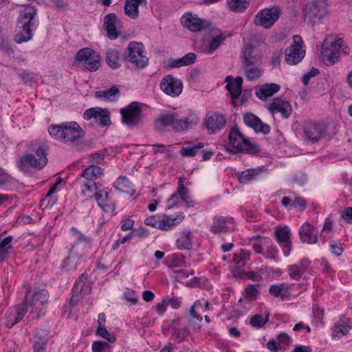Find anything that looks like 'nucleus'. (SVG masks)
<instances>
[{
  "instance_id": "nucleus-8",
  "label": "nucleus",
  "mask_w": 352,
  "mask_h": 352,
  "mask_svg": "<svg viewBox=\"0 0 352 352\" xmlns=\"http://www.w3.org/2000/svg\"><path fill=\"white\" fill-rule=\"evenodd\" d=\"M328 12L327 0H312L306 4L304 15L307 21L314 24L325 17Z\"/></svg>"
},
{
  "instance_id": "nucleus-41",
  "label": "nucleus",
  "mask_w": 352,
  "mask_h": 352,
  "mask_svg": "<svg viewBox=\"0 0 352 352\" xmlns=\"http://www.w3.org/2000/svg\"><path fill=\"white\" fill-rule=\"evenodd\" d=\"M179 198L186 204L188 207L192 206V201L189 195V192L187 188L184 185V182L182 177L179 179L177 183V192Z\"/></svg>"
},
{
  "instance_id": "nucleus-38",
  "label": "nucleus",
  "mask_w": 352,
  "mask_h": 352,
  "mask_svg": "<svg viewBox=\"0 0 352 352\" xmlns=\"http://www.w3.org/2000/svg\"><path fill=\"white\" fill-rule=\"evenodd\" d=\"M13 238L8 236L0 242V263L7 259L12 250V241Z\"/></svg>"
},
{
  "instance_id": "nucleus-59",
  "label": "nucleus",
  "mask_w": 352,
  "mask_h": 352,
  "mask_svg": "<svg viewBox=\"0 0 352 352\" xmlns=\"http://www.w3.org/2000/svg\"><path fill=\"white\" fill-rule=\"evenodd\" d=\"M168 306H171L173 309H177L180 307L182 304V298L177 296H166Z\"/></svg>"
},
{
  "instance_id": "nucleus-39",
  "label": "nucleus",
  "mask_w": 352,
  "mask_h": 352,
  "mask_svg": "<svg viewBox=\"0 0 352 352\" xmlns=\"http://www.w3.org/2000/svg\"><path fill=\"white\" fill-rule=\"evenodd\" d=\"M119 94V89L116 86H113L107 90L96 91L95 96L97 98H103L105 100L108 101H115L118 98Z\"/></svg>"
},
{
  "instance_id": "nucleus-2",
  "label": "nucleus",
  "mask_w": 352,
  "mask_h": 352,
  "mask_svg": "<svg viewBox=\"0 0 352 352\" xmlns=\"http://www.w3.org/2000/svg\"><path fill=\"white\" fill-rule=\"evenodd\" d=\"M199 119L196 116L180 118L177 113L161 114L155 122V128L158 131H164L167 127L180 131L196 124Z\"/></svg>"
},
{
  "instance_id": "nucleus-21",
  "label": "nucleus",
  "mask_w": 352,
  "mask_h": 352,
  "mask_svg": "<svg viewBox=\"0 0 352 352\" xmlns=\"http://www.w3.org/2000/svg\"><path fill=\"white\" fill-rule=\"evenodd\" d=\"M299 235L303 243L314 244L318 241L317 232L315 228L308 222L302 225L299 230Z\"/></svg>"
},
{
  "instance_id": "nucleus-31",
  "label": "nucleus",
  "mask_w": 352,
  "mask_h": 352,
  "mask_svg": "<svg viewBox=\"0 0 352 352\" xmlns=\"http://www.w3.org/2000/svg\"><path fill=\"white\" fill-rule=\"evenodd\" d=\"M106 62L112 69H116L121 66V58L119 50L116 47H110L105 52Z\"/></svg>"
},
{
  "instance_id": "nucleus-60",
  "label": "nucleus",
  "mask_w": 352,
  "mask_h": 352,
  "mask_svg": "<svg viewBox=\"0 0 352 352\" xmlns=\"http://www.w3.org/2000/svg\"><path fill=\"white\" fill-rule=\"evenodd\" d=\"M94 196L98 202V206L102 203L108 202V193L104 190H98L94 193Z\"/></svg>"
},
{
  "instance_id": "nucleus-57",
  "label": "nucleus",
  "mask_w": 352,
  "mask_h": 352,
  "mask_svg": "<svg viewBox=\"0 0 352 352\" xmlns=\"http://www.w3.org/2000/svg\"><path fill=\"white\" fill-rule=\"evenodd\" d=\"M268 318V314L266 316L265 318H263L261 315L256 314L252 317L250 323L253 327H261L267 322Z\"/></svg>"
},
{
  "instance_id": "nucleus-28",
  "label": "nucleus",
  "mask_w": 352,
  "mask_h": 352,
  "mask_svg": "<svg viewBox=\"0 0 352 352\" xmlns=\"http://www.w3.org/2000/svg\"><path fill=\"white\" fill-rule=\"evenodd\" d=\"M146 5V0H125L124 12L131 19H135L139 16V6Z\"/></svg>"
},
{
  "instance_id": "nucleus-5",
  "label": "nucleus",
  "mask_w": 352,
  "mask_h": 352,
  "mask_svg": "<svg viewBox=\"0 0 352 352\" xmlns=\"http://www.w3.org/2000/svg\"><path fill=\"white\" fill-rule=\"evenodd\" d=\"M76 237L78 241L73 245L69 250V256L62 263V267L65 268L67 271L69 272L76 270L80 263V258L82 254L78 250L82 247L87 249L90 248V241L89 238L78 232L77 233Z\"/></svg>"
},
{
  "instance_id": "nucleus-49",
  "label": "nucleus",
  "mask_w": 352,
  "mask_h": 352,
  "mask_svg": "<svg viewBox=\"0 0 352 352\" xmlns=\"http://www.w3.org/2000/svg\"><path fill=\"white\" fill-rule=\"evenodd\" d=\"M87 277L84 275H82L76 281L74 286L72 289L73 296L74 295H79L83 290L85 287H87Z\"/></svg>"
},
{
  "instance_id": "nucleus-51",
  "label": "nucleus",
  "mask_w": 352,
  "mask_h": 352,
  "mask_svg": "<svg viewBox=\"0 0 352 352\" xmlns=\"http://www.w3.org/2000/svg\"><path fill=\"white\" fill-rule=\"evenodd\" d=\"M131 182L124 177H120L116 180L114 186L116 189L123 192H129Z\"/></svg>"
},
{
  "instance_id": "nucleus-25",
  "label": "nucleus",
  "mask_w": 352,
  "mask_h": 352,
  "mask_svg": "<svg viewBox=\"0 0 352 352\" xmlns=\"http://www.w3.org/2000/svg\"><path fill=\"white\" fill-rule=\"evenodd\" d=\"M309 265V261L306 258L302 259L299 264L290 265L287 267V272L289 277L294 280H299L306 272Z\"/></svg>"
},
{
  "instance_id": "nucleus-1",
  "label": "nucleus",
  "mask_w": 352,
  "mask_h": 352,
  "mask_svg": "<svg viewBox=\"0 0 352 352\" xmlns=\"http://www.w3.org/2000/svg\"><path fill=\"white\" fill-rule=\"evenodd\" d=\"M36 15V9L34 6H25L21 10L18 25L21 30L14 36L16 43H21L32 39V32L38 25Z\"/></svg>"
},
{
  "instance_id": "nucleus-62",
  "label": "nucleus",
  "mask_w": 352,
  "mask_h": 352,
  "mask_svg": "<svg viewBox=\"0 0 352 352\" xmlns=\"http://www.w3.org/2000/svg\"><path fill=\"white\" fill-rule=\"evenodd\" d=\"M168 306L166 298H164L161 302H158L155 307V311L159 315H162L166 311Z\"/></svg>"
},
{
  "instance_id": "nucleus-42",
  "label": "nucleus",
  "mask_w": 352,
  "mask_h": 352,
  "mask_svg": "<svg viewBox=\"0 0 352 352\" xmlns=\"http://www.w3.org/2000/svg\"><path fill=\"white\" fill-rule=\"evenodd\" d=\"M102 173L103 172L101 168L95 164H91L82 172L81 176L86 178L89 182H92L94 179L102 175Z\"/></svg>"
},
{
  "instance_id": "nucleus-14",
  "label": "nucleus",
  "mask_w": 352,
  "mask_h": 352,
  "mask_svg": "<svg viewBox=\"0 0 352 352\" xmlns=\"http://www.w3.org/2000/svg\"><path fill=\"white\" fill-rule=\"evenodd\" d=\"M141 109L135 104H131L120 109L122 122L129 127H135L142 122Z\"/></svg>"
},
{
  "instance_id": "nucleus-17",
  "label": "nucleus",
  "mask_w": 352,
  "mask_h": 352,
  "mask_svg": "<svg viewBox=\"0 0 352 352\" xmlns=\"http://www.w3.org/2000/svg\"><path fill=\"white\" fill-rule=\"evenodd\" d=\"M181 23L184 27L192 32H199L206 29L210 23L198 18L191 13H186L181 18Z\"/></svg>"
},
{
  "instance_id": "nucleus-26",
  "label": "nucleus",
  "mask_w": 352,
  "mask_h": 352,
  "mask_svg": "<svg viewBox=\"0 0 352 352\" xmlns=\"http://www.w3.org/2000/svg\"><path fill=\"white\" fill-rule=\"evenodd\" d=\"M226 82H227L226 88L232 98H237L241 94L243 78L241 76H237L233 80L232 76H228L226 78Z\"/></svg>"
},
{
  "instance_id": "nucleus-63",
  "label": "nucleus",
  "mask_w": 352,
  "mask_h": 352,
  "mask_svg": "<svg viewBox=\"0 0 352 352\" xmlns=\"http://www.w3.org/2000/svg\"><path fill=\"white\" fill-rule=\"evenodd\" d=\"M290 342V337L285 333H281L278 337V343L281 347L289 345Z\"/></svg>"
},
{
  "instance_id": "nucleus-27",
  "label": "nucleus",
  "mask_w": 352,
  "mask_h": 352,
  "mask_svg": "<svg viewBox=\"0 0 352 352\" xmlns=\"http://www.w3.org/2000/svg\"><path fill=\"white\" fill-rule=\"evenodd\" d=\"M209 36L211 39L208 43L206 52L208 54H211L220 47L226 37L223 35L221 30L219 29L210 30L209 32Z\"/></svg>"
},
{
  "instance_id": "nucleus-53",
  "label": "nucleus",
  "mask_w": 352,
  "mask_h": 352,
  "mask_svg": "<svg viewBox=\"0 0 352 352\" xmlns=\"http://www.w3.org/2000/svg\"><path fill=\"white\" fill-rule=\"evenodd\" d=\"M36 337H38V340L36 341L34 343V345H33L34 351V352H44L45 346L46 342H47V334L42 336L41 335L39 336L38 333H36Z\"/></svg>"
},
{
  "instance_id": "nucleus-40",
  "label": "nucleus",
  "mask_w": 352,
  "mask_h": 352,
  "mask_svg": "<svg viewBox=\"0 0 352 352\" xmlns=\"http://www.w3.org/2000/svg\"><path fill=\"white\" fill-rule=\"evenodd\" d=\"M262 171V168L248 169L243 172H239V180L240 183L245 184L256 179Z\"/></svg>"
},
{
  "instance_id": "nucleus-44",
  "label": "nucleus",
  "mask_w": 352,
  "mask_h": 352,
  "mask_svg": "<svg viewBox=\"0 0 352 352\" xmlns=\"http://www.w3.org/2000/svg\"><path fill=\"white\" fill-rule=\"evenodd\" d=\"M229 9L236 13L244 12L249 6L248 0H227Z\"/></svg>"
},
{
  "instance_id": "nucleus-7",
  "label": "nucleus",
  "mask_w": 352,
  "mask_h": 352,
  "mask_svg": "<svg viewBox=\"0 0 352 352\" xmlns=\"http://www.w3.org/2000/svg\"><path fill=\"white\" fill-rule=\"evenodd\" d=\"M125 59L139 69L145 67L148 63L144 47L142 43L130 42L124 52Z\"/></svg>"
},
{
  "instance_id": "nucleus-33",
  "label": "nucleus",
  "mask_w": 352,
  "mask_h": 352,
  "mask_svg": "<svg viewBox=\"0 0 352 352\" xmlns=\"http://www.w3.org/2000/svg\"><path fill=\"white\" fill-rule=\"evenodd\" d=\"M351 327L352 326L350 324V321L345 317H342L335 324L333 329L332 336L334 338H340L342 336H344L349 332Z\"/></svg>"
},
{
  "instance_id": "nucleus-22",
  "label": "nucleus",
  "mask_w": 352,
  "mask_h": 352,
  "mask_svg": "<svg viewBox=\"0 0 352 352\" xmlns=\"http://www.w3.org/2000/svg\"><path fill=\"white\" fill-rule=\"evenodd\" d=\"M243 120L246 125L252 127L256 132H261L264 134L270 132V126L263 124L258 117L252 113L245 114Z\"/></svg>"
},
{
  "instance_id": "nucleus-34",
  "label": "nucleus",
  "mask_w": 352,
  "mask_h": 352,
  "mask_svg": "<svg viewBox=\"0 0 352 352\" xmlns=\"http://www.w3.org/2000/svg\"><path fill=\"white\" fill-rule=\"evenodd\" d=\"M244 73L248 80L258 79L262 74L263 69L258 63L243 65Z\"/></svg>"
},
{
  "instance_id": "nucleus-50",
  "label": "nucleus",
  "mask_w": 352,
  "mask_h": 352,
  "mask_svg": "<svg viewBox=\"0 0 352 352\" xmlns=\"http://www.w3.org/2000/svg\"><path fill=\"white\" fill-rule=\"evenodd\" d=\"M265 248H266V254H265V257L276 261L278 260V251L276 247L273 243H272V242L268 240L267 244L266 245Z\"/></svg>"
},
{
  "instance_id": "nucleus-29",
  "label": "nucleus",
  "mask_w": 352,
  "mask_h": 352,
  "mask_svg": "<svg viewBox=\"0 0 352 352\" xmlns=\"http://www.w3.org/2000/svg\"><path fill=\"white\" fill-rule=\"evenodd\" d=\"M280 89V87L278 84L271 83L263 85L256 89V96L262 100H265L269 97L272 96L274 94L277 93Z\"/></svg>"
},
{
  "instance_id": "nucleus-55",
  "label": "nucleus",
  "mask_w": 352,
  "mask_h": 352,
  "mask_svg": "<svg viewBox=\"0 0 352 352\" xmlns=\"http://www.w3.org/2000/svg\"><path fill=\"white\" fill-rule=\"evenodd\" d=\"M82 194L87 197L91 198L94 194V190H96V183L92 182H88L87 183H84L82 184Z\"/></svg>"
},
{
  "instance_id": "nucleus-54",
  "label": "nucleus",
  "mask_w": 352,
  "mask_h": 352,
  "mask_svg": "<svg viewBox=\"0 0 352 352\" xmlns=\"http://www.w3.org/2000/svg\"><path fill=\"white\" fill-rule=\"evenodd\" d=\"M93 352H110L109 344L102 341H95L91 346Z\"/></svg>"
},
{
  "instance_id": "nucleus-3",
  "label": "nucleus",
  "mask_w": 352,
  "mask_h": 352,
  "mask_svg": "<svg viewBox=\"0 0 352 352\" xmlns=\"http://www.w3.org/2000/svg\"><path fill=\"white\" fill-rule=\"evenodd\" d=\"M50 134L64 143H74L85 135L84 131L75 122L52 124L48 128Z\"/></svg>"
},
{
  "instance_id": "nucleus-52",
  "label": "nucleus",
  "mask_w": 352,
  "mask_h": 352,
  "mask_svg": "<svg viewBox=\"0 0 352 352\" xmlns=\"http://www.w3.org/2000/svg\"><path fill=\"white\" fill-rule=\"evenodd\" d=\"M96 336H100L110 343L116 342V337L111 334L106 329L105 326L98 327L96 332Z\"/></svg>"
},
{
  "instance_id": "nucleus-36",
  "label": "nucleus",
  "mask_w": 352,
  "mask_h": 352,
  "mask_svg": "<svg viewBox=\"0 0 352 352\" xmlns=\"http://www.w3.org/2000/svg\"><path fill=\"white\" fill-rule=\"evenodd\" d=\"M289 289L290 287L289 285L280 283L271 285L269 292L276 297H280L282 299H285L289 296Z\"/></svg>"
},
{
  "instance_id": "nucleus-19",
  "label": "nucleus",
  "mask_w": 352,
  "mask_h": 352,
  "mask_svg": "<svg viewBox=\"0 0 352 352\" xmlns=\"http://www.w3.org/2000/svg\"><path fill=\"white\" fill-rule=\"evenodd\" d=\"M232 218L226 219L223 217H215L213 219L210 231L214 234L226 233L233 229Z\"/></svg>"
},
{
  "instance_id": "nucleus-12",
  "label": "nucleus",
  "mask_w": 352,
  "mask_h": 352,
  "mask_svg": "<svg viewBox=\"0 0 352 352\" xmlns=\"http://www.w3.org/2000/svg\"><path fill=\"white\" fill-rule=\"evenodd\" d=\"M302 40L299 35L293 37V43L285 50V61L291 65H296L302 60L305 54L302 47Z\"/></svg>"
},
{
  "instance_id": "nucleus-15",
  "label": "nucleus",
  "mask_w": 352,
  "mask_h": 352,
  "mask_svg": "<svg viewBox=\"0 0 352 352\" xmlns=\"http://www.w3.org/2000/svg\"><path fill=\"white\" fill-rule=\"evenodd\" d=\"M160 86L164 94L173 98L179 96L183 89L182 82L172 75H168L163 78Z\"/></svg>"
},
{
  "instance_id": "nucleus-6",
  "label": "nucleus",
  "mask_w": 352,
  "mask_h": 352,
  "mask_svg": "<svg viewBox=\"0 0 352 352\" xmlns=\"http://www.w3.org/2000/svg\"><path fill=\"white\" fill-rule=\"evenodd\" d=\"M47 163L45 150L39 147L35 153L26 154L21 157L18 166L23 172L29 171L30 168L42 169Z\"/></svg>"
},
{
  "instance_id": "nucleus-20",
  "label": "nucleus",
  "mask_w": 352,
  "mask_h": 352,
  "mask_svg": "<svg viewBox=\"0 0 352 352\" xmlns=\"http://www.w3.org/2000/svg\"><path fill=\"white\" fill-rule=\"evenodd\" d=\"M226 123L225 117L214 113L207 118L206 127L210 133H214L223 129Z\"/></svg>"
},
{
  "instance_id": "nucleus-48",
  "label": "nucleus",
  "mask_w": 352,
  "mask_h": 352,
  "mask_svg": "<svg viewBox=\"0 0 352 352\" xmlns=\"http://www.w3.org/2000/svg\"><path fill=\"white\" fill-rule=\"evenodd\" d=\"M192 233L190 232H187L177 240L178 246L182 249H190L192 247Z\"/></svg>"
},
{
  "instance_id": "nucleus-61",
  "label": "nucleus",
  "mask_w": 352,
  "mask_h": 352,
  "mask_svg": "<svg viewBox=\"0 0 352 352\" xmlns=\"http://www.w3.org/2000/svg\"><path fill=\"white\" fill-rule=\"evenodd\" d=\"M292 205L294 208H298L299 210L302 211L305 210L307 203L303 198L300 197H296L293 200Z\"/></svg>"
},
{
  "instance_id": "nucleus-45",
  "label": "nucleus",
  "mask_w": 352,
  "mask_h": 352,
  "mask_svg": "<svg viewBox=\"0 0 352 352\" xmlns=\"http://www.w3.org/2000/svg\"><path fill=\"white\" fill-rule=\"evenodd\" d=\"M243 65L258 63L261 57L254 54V49L251 45L247 46L243 52Z\"/></svg>"
},
{
  "instance_id": "nucleus-58",
  "label": "nucleus",
  "mask_w": 352,
  "mask_h": 352,
  "mask_svg": "<svg viewBox=\"0 0 352 352\" xmlns=\"http://www.w3.org/2000/svg\"><path fill=\"white\" fill-rule=\"evenodd\" d=\"M188 335L187 329L175 328L173 330V336L175 338L177 342L184 341Z\"/></svg>"
},
{
  "instance_id": "nucleus-18",
  "label": "nucleus",
  "mask_w": 352,
  "mask_h": 352,
  "mask_svg": "<svg viewBox=\"0 0 352 352\" xmlns=\"http://www.w3.org/2000/svg\"><path fill=\"white\" fill-rule=\"evenodd\" d=\"M267 109L272 114L280 113L284 118H287L292 111L291 104L287 101L280 98L273 99Z\"/></svg>"
},
{
  "instance_id": "nucleus-56",
  "label": "nucleus",
  "mask_w": 352,
  "mask_h": 352,
  "mask_svg": "<svg viewBox=\"0 0 352 352\" xmlns=\"http://www.w3.org/2000/svg\"><path fill=\"white\" fill-rule=\"evenodd\" d=\"M258 285H249L245 289V298L252 300L256 299L258 295Z\"/></svg>"
},
{
  "instance_id": "nucleus-64",
  "label": "nucleus",
  "mask_w": 352,
  "mask_h": 352,
  "mask_svg": "<svg viewBox=\"0 0 352 352\" xmlns=\"http://www.w3.org/2000/svg\"><path fill=\"white\" fill-rule=\"evenodd\" d=\"M160 223V219L156 216H151L144 220V223L148 226H151L153 228H158Z\"/></svg>"
},
{
  "instance_id": "nucleus-47",
  "label": "nucleus",
  "mask_w": 352,
  "mask_h": 352,
  "mask_svg": "<svg viewBox=\"0 0 352 352\" xmlns=\"http://www.w3.org/2000/svg\"><path fill=\"white\" fill-rule=\"evenodd\" d=\"M204 147V144L199 142L192 146L184 147L180 150V154L183 157H192L196 155L198 150Z\"/></svg>"
},
{
  "instance_id": "nucleus-35",
  "label": "nucleus",
  "mask_w": 352,
  "mask_h": 352,
  "mask_svg": "<svg viewBox=\"0 0 352 352\" xmlns=\"http://www.w3.org/2000/svg\"><path fill=\"white\" fill-rule=\"evenodd\" d=\"M48 294L46 290L42 289L34 293L29 305L35 309H39L47 301Z\"/></svg>"
},
{
  "instance_id": "nucleus-16",
  "label": "nucleus",
  "mask_w": 352,
  "mask_h": 352,
  "mask_svg": "<svg viewBox=\"0 0 352 352\" xmlns=\"http://www.w3.org/2000/svg\"><path fill=\"white\" fill-rule=\"evenodd\" d=\"M291 231L288 227H277L274 232L276 239L282 248L283 254L289 256L292 243L291 241Z\"/></svg>"
},
{
  "instance_id": "nucleus-13",
  "label": "nucleus",
  "mask_w": 352,
  "mask_h": 352,
  "mask_svg": "<svg viewBox=\"0 0 352 352\" xmlns=\"http://www.w3.org/2000/svg\"><path fill=\"white\" fill-rule=\"evenodd\" d=\"M278 7H272L260 10L254 19V23L257 26L270 28L277 21L280 16Z\"/></svg>"
},
{
  "instance_id": "nucleus-43",
  "label": "nucleus",
  "mask_w": 352,
  "mask_h": 352,
  "mask_svg": "<svg viewBox=\"0 0 352 352\" xmlns=\"http://www.w3.org/2000/svg\"><path fill=\"white\" fill-rule=\"evenodd\" d=\"M268 239L265 237L256 236H254L250 239V243L254 250L259 254L265 255L263 252L264 248L267 244Z\"/></svg>"
},
{
  "instance_id": "nucleus-11",
  "label": "nucleus",
  "mask_w": 352,
  "mask_h": 352,
  "mask_svg": "<svg viewBox=\"0 0 352 352\" xmlns=\"http://www.w3.org/2000/svg\"><path fill=\"white\" fill-rule=\"evenodd\" d=\"M229 140L233 148L239 152H245L254 154L259 151L258 147L252 144L248 139L241 133L238 129L234 128L229 135Z\"/></svg>"
},
{
  "instance_id": "nucleus-4",
  "label": "nucleus",
  "mask_w": 352,
  "mask_h": 352,
  "mask_svg": "<svg viewBox=\"0 0 352 352\" xmlns=\"http://www.w3.org/2000/svg\"><path fill=\"white\" fill-rule=\"evenodd\" d=\"M321 54L324 63L326 65H332L338 61L340 54H349V48L342 38H338L326 41L322 45Z\"/></svg>"
},
{
  "instance_id": "nucleus-32",
  "label": "nucleus",
  "mask_w": 352,
  "mask_h": 352,
  "mask_svg": "<svg viewBox=\"0 0 352 352\" xmlns=\"http://www.w3.org/2000/svg\"><path fill=\"white\" fill-rule=\"evenodd\" d=\"M184 218L182 212H179L175 217H170L167 215L163 216L162 219H160L159 224V228L162 230H168L173 226L180 223Z\"/></svg>"
},
{
  "instance_id": "nucleus-10",
  "label": "nucleus",
  "mask_w": 352,
  "mask_h": 352,
  "mask_svg": "<svg viewBox=\"0 0 352 352\" xmlns=\"http://www.w3.org/2000/svg\"><path fill=\"white\" fill-rule=\"evenodd\" d=\"M83 118L89 122V124L96 126H106L111 123L109 111L98 107L87 109L83 113Z\"/></svg>"
},
{
  "instance_id": "nucleus-9",
  "label": "nucleus",
  "mask_w": 352,
  "mask_h": 352,
  "mask_svg": "<svg viewBox=\"0 0 352 352\" xmlns=\"http://www.w3.org/2000/svg\"><path fill=\"white\" fill-rule=\"evenodd\" d=\"M76 60L81 66L90 72L96 71L100 66V56L91 48L85 47L76 54Z\"/></svg>"
},
{
  "instance_id": "nucleus-24",
  "label": "nucleus",
  "mask_w": 352,
  "mask_h": 352,
  "mask_svg": "<svg viewBox=\"0 0 352 352\" xmlns=\"http://www.w3.org/2000/svg\"><path fill=\"white\" fill-rule=\"evenodd\" d=\"M118 21V17L113 13L106 15L104 19V26L107 32V36L110 39L113 40L118 37V32L116 29Z\"/></svg>"
},
{
  "instance_id": "nucleus-23",
  "label": "nucleus",
  "mask_w": 352,
  "mask_h": 352,
  "mask_svg": "<svg viewBox=\"0 0 352 352\" xmlns=\"http://www.w3.org/2000/svg\"><path fill=\"white\" fill-rule=\"evenodd\" d=\"M324 128L316 123H307L304 126L306 138L311 142H318L324 133Z\"/></svg>"
},
{
  "instance_id": "nucleus-30",
  "label": "nucleus",
  "mask_w": 352,
  "mask_h": 352,
  "mask_svg": "<svg viewBox=\"0 0 352 352\" xmlns=\"http://www.w3.org/2000/svg\"><path fill=\"white\" fill-rule=\"evenodd\" d=\"M29 296V293L28 292L26 294L25 300L23 302V303L18 307L16 309V314L14 315H9L8 316V321L6 323V326L8 328L12 327L14 324L18 323L25 316V313L28 311V298Z\"/></svg>"
},
{
  "instance_id": "nucleus-46",
  "label": "nucleus",
  "mask_w": 352,
  "mask_h": 352,
  "mask_svg": "<svg viewBox=\"0 0 352 352\" xmlns=\"http://www.w3.org/2000/svg\"><path fill=\"white\" fill-rule=\"evenodd\" d=\"M24 84L31 85L37 80V76L32 72L27 70L16 69H15Z\"/></svg>"
},
{
  "instance_id": "nucleus-37",
  "label": "nucleus",
  "mask_w": 352,
  "mask_h": 352,
  "mask_svg": "<svg viewBox=\"0 0 352 352\" xmlns=\"http://www.w3.org/2000/svg\"><path fill=\"white\" fill-rule=\"evenodd\" d=\"M196 58L194 53L189 52L182 58L168 60L170 67H180L192 64Z\"/></svg>"
}]
</instances>
